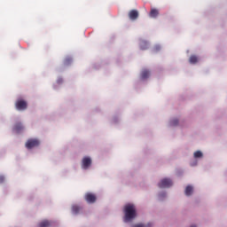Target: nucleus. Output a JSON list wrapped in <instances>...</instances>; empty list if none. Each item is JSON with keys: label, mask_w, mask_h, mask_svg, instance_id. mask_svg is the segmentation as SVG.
<instances>
[{"label": "nucleus", "mask_w": 227, "mask_h": 227, "mask_svg": "<svg viewBox=\"0 0 227 227\" xmlns=\"http://www.w3.org/2000/svg\"><path fill=\"white\" fill-rule=\"evenodd\" d=\"M141 51H146L148 49V43L147 42H142L140 44Z\"/></svg>", "instance_id": "2eb2a0df"}, {"label": "nucleus", "mask_w": 227, "mask_h": 227, "mask_svg": "<svg viewBox=\"0 0 227 227\" xmlns=\"http://www.w3.org/2000/svg\"><path fill=\"white\" fill-rule=\"evenodd\" d=\"M40 145V141L38 139H28L26 143V148L31 150V148H35V146H38Z\"/></svg>", "instance_id": "20e7f679"}, {"label": "nucleus", "mask_w": 227, "mask_h": 227, "mask_svg": "<svg viewBox=\"0 0 227 227\" xmlns=\"http://www.w3.org/2000/svg\"><path fill=\"white\" fill-rule=\"evenodd\" d=\"M129 18L130 20H137L139 18V12L137 10H131L129 12Z\"/></svg>", "instance_id": "423d86ee"}, {"label": "nucleus", "mask_w": 227, "mask_h": 227, "mask_svg": "<svg viewBox=\"0 0 227 227\" xmlns=\"http://www.w3.org/2000/svg\"><path fill=\"white\" fill-rule=\"evenodd\" d=\"M197 61H198V57H196V55H192V56L190 57L189 62H190L192 65L196 64Z\"/></svg>", "instance_id": "4468645a"}, {"label": "nucleus", "mask_w": 227, "mask_h": 227, "mask_svg": "<svg viewBox=\"0 0 227 227\" xmlns=\"http://www.w3.org/2000/svg\"><path fill=\"white\" fill-rule=\"evenodd\" d=\"M172 185H173V181H171V179L169 178H164L158 184V186L160 189H166V188L171 187Z\"/></svg>", "instance_id": "7ed1b4c3"}, {"label": "nucleus", "mask_w": 227, "mask_h": 227, "mask_svg": "<svg viewBox=\"0 0 227 227\" xmlns=\"http://www.w3.org/2000/svg\"><path fill=\"white\" fill-rule=\"evenodd\" d=\"M149 17H151L152 19H157V17H159V10L155 8L151 9Z\"/></svg>", "instance_id": "1a4fd4ad"}, {"label": "nucleus", "mask_w": 227, "mask_h": 227, "mask_svg": "<svg viewBox=\"0 0 227 227\" xmlns=\"http://www.w3.org/2000/svg\"><path fill=\"white\" fill-rule=\"evenodd\" d=\"M191 227H196V225H192Z\"/></svg>", "instance_id": "5701e85b"}, {"label": "nucleus", "mask_w": 227, "mask_h": 227, "mask_svg": "<svg viewBox=\"0 0 227 227\" xmlns=\"http://www.w3.org/2000/svg\"><path fill=\"white\" fill-rule=\"evenodd\" d=\"M4 183V176H0V184Z\"/></svg>", "instance_id": "412c9836"}, {"label": "nucleus", "mask_w": 227, "mask_h": 227, "mask_svg": "<svg viewBox=\"0 0 227 227\" xmlns=\"http://www.w3.org/2000/svg\"><path fill=\"white\" fill-rule=\"evenodd\" d=\"M95 200H87V203L88 205H93V203H95Z\"/></svg>", "instance_id": "aec40b11"}, {"label": "nucleus", "mask_w": 227, "mask_h": 227, "mask_svg": "<svg viewBox=\"0 0 227 227\" xmlns=\"http://www.w3.org/2000/svg\"><path fill=\"white\" fill-rule=\"evenodd\" d=\"M137 215L136 206L134 204H127L124 207V223H130V221L136 219Z\"/></svg>", "instance_id": "f257e3e1"}, {"label": "nucleus", "mask_w": 227, "mask_h": 227, "mask_svg": "<svg viewBox=\"0 0 227 227\" xmlns=\"http://www.w3.org/2000/svg\"><path fill=\"white\" fill-rule=\"evenodd\" d=\"M194 157L195 159H200V157H203V153H201L200 151H197L194 153Z\"/></svg>", "instance_id": "dca6fc26"}, {"label": "nucleus", "mask_w": 227, "mask_h": 227, "mask_svg": "<svg viewBox=\"0 0 227 227\" xmlns=\"http://www.w3.org/2000/svg\"><path fill=\"white\" fill-rule=\"evenodd\" d=\"M72 63V58L68 57V58H66L65 60H64V65L67 67L68 65H70Z\"/></svg>", "instance_id": "f3484780"}, {"label": "nucleus", "mask_w": 227, "mask_h": 227, "mask_svg": "<svg viewBox=\"0 0 227 227\" xmlns=\"http://www.w3.org/2000/svg\"><path fill=\"white\" fill-rule=\"evenodd\" d=\"M160 49V48L159 46H156V47H155V50H156V51H159Z\"/></svg>", "instance_id": "4be33fe9"}, {"label": "nucleus", "mask_w": 227, "mask_h": 227, "mask_svg": "<svg viewBox=\"0 0 227 227\" xmlns=\"http://www.w3.org/2000/svg\"><path fill=\"white\" fill-rule=\"evenodd\" d=\"M132 227H150V225H145L143 223H138V224L132 225Z\"/></svg>", "instance_id": "6ab92c4d"}, {"label": "nucleus", "mask_w": 227, "mask_h": 227, "mask_svg": "<svg viewBox=\"0 0 227 227\" xmlns=\"http://www.w3.org/2000/svg\"><path fill=\"white\" fill-rule=\"evenodd\" d=\"M192 192H194V187L191 184L187 185L184 190V194L186 196H192Z\"/></svg>", "instance_id": "6e6552de"}, {"label": "nucleus", "mask_w": 227, "mask_h": 227, "mask_svg": "<svg viewBox=\"0 0 227 227\" xmlns=\"http://www.w3.org/2000/svg\"><path fill=\"white\" fill-rule=\"evenodd\" d=\"M15 107L18 111H26L27 109V102L24 99H18L15 103Z\"/></svg>", "instance_id": "f03ea898"}, {"label": "nucleus", "mask_w": 227, "mask_h": 227, "mask_svg": "<svg viewBox=\"0 0 227 227\" xmlns=\"http://www.w3.org/2000/svg\"><path fill=\"white\" fill-rule=\"evenodd\" d=\"M85 200H97V195H95V193L88 192L85 195Z\"/></svg>", "instance_id": "ddd939ff"}, {"label": "nucleus", "mask_w": 227, "mask_h": 227, "mask_svg": "<svg viewBox=\"0 0 227 227\" xmlns=\"http://www.w3.org/2000/svg\"><path fill=\"white\" fill-rule=\"evenodd\" d=\"M51 223L49 220H43L37 227H51Z\"/></svg>", "instance_id": "9b49d317"}, {"label": "nucleus", "mask_w": 227, "mask_h": 227, "mask_svg": "<svg viewBox=\"0 0 227 227\" xmlns=\"http://www.w3.org/2000/svg\"><path fill=\"white\" fill-rule=\"evenodd\" d=\"M170 125H172V127H176V125H178V119L172 120Z\"/></svg>", "instance_id": "a211bd4d"}, {"label": "nucleus", "mask_w": 227, "mask_h": 227, "mask_svg": "<svg viewBox=\"0 0 227 227\" xmlns=\"http://www.w3.org/2000/svg\"><path fill=\"white\" fill-rule=\"evenodd\" d=\"M91 166V158L84 157L82 160V169H88Z\"/></svg>", "instance_id": "39448f33"}, {"label": "nucleus", "mask_w": 227, "mask_h": 227, "mask_svg": "<svg viewBox=\"0 0 227 227\" xmlns=\"http://www.w3.org/2000/svg\"><path fill=\"white\" fill-rule=\"evenodd\" d=\"M23 129H24V126H22V123L20 122L16 123L13 129L14 132H17L18 134Z\"/></svg>", "instance_id": "9d476101"}, {"label": "nucleus", "mask_w": 227, "mask_h": 227, "mask_svg": "<svg viewBox=\"0 0 227 227\" xmlns=\"http://www.w3.org/2000/svg\"><path fill=\"white\" fill-rule=\"evenodd\" d=\"M150 77V71L144 69L141 73L142 79H148Z\"/></svg>", "instance_id": "f8f14e48"}, {"label": "nucleus", "mask_w": 227, "mask_h": 227, "mask_svg": "<svg viewBox=\"0 0 227 227\" xmlns=\"http://www.w3.org/2000/svg\"><path fill=\"white\" fill-rule=\"evenodd\" d=\"M81 210H82V207L79 205H73L72 206V214L73 215H79L81 213Z\"/></svg>", "instance_id": "0eeeda50"}]
</instances>
